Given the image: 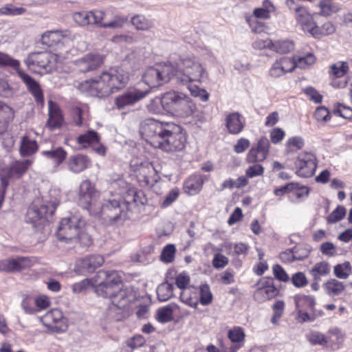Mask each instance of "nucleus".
Masks as SVG:
<instances>
[{
  "mask_svg": "<svg viewBox=\"0 0 352 352\" xmlns=\"http://www.w3.org/2000/svg\"><path fill=\"white\" fill-rule=\"evenodd\" d=\"M140 133L151 146L166 152L181 151L186 146L185 131L171 122L145 119L140 124Z\"/></svg>",
  "mask_w": 352,
  "mask_h": 352,
  "instance_id": "obj_1",
  "label": "nucleus"
},
{
  "mask_svg": "<svg viewBox=\"0 0 352 352\" xmlns=\"http://www.w3.org/2000/svg\"><path fill=\"white\" fill-rule=\"evenodd\" d=\"M129 81V73L122 67H114L103 72L96 79L82 82L79 89L91 96L104 97L123 89Z\"/></svg>",
  "mask_w": 352,
  "mask_h": 352,
  "instance_id": "obj_2",
  "label": "nucleus"
},
{
  "mask_svg": "<svg viewBox=\"0 0 352 352\" xmlns=\"http://www.w3.org/2000/svg\"><path fill=\"white\" fill-rule=\"evenodd\" d=\"M172 65L174 67L173 80L177 83L187 85L194 82H201L208 78L206 67L194 55L181 56L176 61L172 62Z\"/></svg>",
  "mask_w": 352,
  "mask_h": 352,
  "instance_id": "obj_3",
  "label": "nucleus"
},
{
  "mask_svg": "<svg viewBox=\"0 0 352 352\" xmlns=\"http://www.w3.org/2000/svg\"><path fill=\"white\" fill-rule=\"evenodd\" d=\"M129 204L113 199L99 200L89 214L98 217L109 225H122L129 218Z\"/></svg>",
  "mask_w": 352,
  "mask_h": 352,
  "instance_id": "obj_4",
  "label": "nucleus"
},
{
  "mask_svg": "<svg viewBox=\"0 0 352 352\" xmlns=\"http://www.w3.org/2000/svg\"><path fill=\"white\" fill-rule=\"evenodd\" d=\"M172 61H165L148 68L142 75L143 82L150 88L156 87L173 80Z\"/></svg>",
  "mask_w": 352,
  "mask_h": 352,
  "instance_id": "obj_5",
  "label": "nucleus"
},
{
  "mask_svg": "<svg viewBox=\"0 0 352 352\" xmlns=\"http://www.w3.org/2000/svg\"><path fill=\"white\" fill-rule=\"evenodd\" d=\"M58 201L56 199L50 200L48 197L36 198L27 212V220L35 226L44 222L56 210Z\"/></svg>",
  "mask_w": 352,
  "mask_h": 352,
  "instance_id": "obj_6",
  "label": "nucleus"
},
{
  "mask_svg": "<svg viewBox=\"0 0 352 352\" xmlns=\"http://www.w3.org/2000/svg\"><path fill=\"white\" fill-rule=\"evenodd\" d=\"M85 226V220L79 214L63 218L57 230V239L66 243H76V238Z\"/></svg>",
  "mask_w": 352,
  "mask_h": 352,
  "instance_id": "obj_7",
  "label": "nucleus"
},
{
  "mask_svg": "<svg viewBox=\"0 0 352 352\" xmlns=\"http://www.w3.org/2000/svg\"><path fill=\"white\" fill-rule=\"evenodd\" d=\"M131 168L141 186L153 185L160 179L161 166L158 163L144 161L140 164H131Z\"/></svg>",
  "mask_w": 352,
  "mask_h": 352,
  "instance_id": "obj_8",
  "label": "nucleus"
},
{
  "mask_svg": "<svg viewBox=\"0 0 352 352\" xmlns=\"http://www.w3.org/2000/svg\"><path fill=\"white\" fill-rule=\"evenodd\" d=\"M100 274L104 280L95 287V292L98 296L111 300L123 286L121 278L116 271H101Z\"/></svg>",
  "mask_w": 352,
  "mask_h": 352,
  "instance_id": "obj_9",
  "label": "nucleus"
},
{
  "mask_svg": "<svg viewBox=\"0 0 352 352\" xmlns=\"http://www.w3.org/2000/svg\"><path fill=\"white\" fill-rule=\"evenodd\" d=\"M32 160H18L0 169L1 188H6L10 182L21 178L32 165Z\"/></svg>",
  "mask_w": 352,
  "mask_h": 352,
  "instance_id": "obj_10",
  "label": "nucleus"
},
{
  "mask_svg": "<svg viewBox=\"0 0 352 352\" xmlns=\"http://www.w3.org/2000/svg\"><path fill=\"white\" fill-rule=\"evenodd\" d=\"M78 196V204L90 212L100 200V193L90 180L85 179L79 186Z\"/></svg>",
  "mask_w": 352,
  "mask_h": 352,
  "instance_id": "obj_11",
  "label": "nucleus"
},
{
  "mask_svg": "<svg viewBox=\"0 0 352 352\" xmlns=\"http://www.w3.org/2000/svg\"><path fill=\"white\" fill-rule=\"evenodd\" d=\"M135 292L131 287L123 288L122 286L111 300L110 312H116L124 316L129 305L135 301Z\"/></svg>",
  "mask_w": 352,
  "mask_h": 352,
  "instance_id": "obj_12",
  "label": "nucleus"
},
{
  "mask_svg": "<svg viewBox=\"0 0 352 352\" xmlns=\"http://www.w3.org/2000/svg\"><path fill=\"white\" fill-rule=\"evenodd\" d=\"M42 324L54 333H63L67 330L68 324L63 312L58 309H52L40 318Z\"/></svg>",
  "mask_w": 352,
  "mask_h": 352,
  "instance_id": "obj_13",
  "label": "nucleus"
},
{
  "mask_svg": "<svg viewBox=\"0 0 352 352\" xmlns=\"http://www.w3.org/2000/svg\"><path fill=\"white\" fill-rule=\"evenodd\" d=\"M296 174L300 177H311L317 168L316 155L310 152H304L298 155L295 162Z\"/></svg>",
  "mask_w": 352,
  "mask_h": 352,
  "instance_id": "obj_14",
  "label": "nucleus"
},
{
  "mask_svg": "<svg viewBox=\"0 0 352 352\" xmlns=\"http://www.w3.org/2000/svg\"><path fill=\"white\" fill-rule=\"evenodd\" d=\"M148 93V89L142 90L135 87H129L125 92L115 98L114 104L119 110L124 109L144 98Z\"/></svg>",
  "mask_w": 352,
  "mask_h": 352,
  "instance_id": "obj_15",
  "label": "nucleus"
},
{
  "mask_svg": "<svg viewBox=\"0 0 352 352\" xmlns=\"http://www.w3.org/2000/svg\"><path fill=\"white\" fill-rule=\"evenodd\" d=\"M56 58L54 54L47 52H34L29 54L25 60L28 67L34 72L41 73L40 69L50 70L52 63Z\"/></svg>",
  "mask_w": 352,
  "mask_h": 352,
  "instance_id": "obj_16",
  "label": "nucleus"
},
{
  "mask_svg": "<svg viewBox=\"0 0 352 352\" xmlns=\"http://www.w3.org/2000/svg\"><path fill=\"white\" fill-rule=\"evenodd\" d=\"M256 291L254 298L258 302H263L274 298L278 290L273 285V280L270 278H262L255 285Z\"/></svg>",
  "mask_w": 352,
  "mask_h": 352,
  "instance_id": "obj_17",
  "label": "nucleus"
},
{
  "mask_svg": "<svg viewBox=\"0 0 352 352\" xmlns=\"http://www.w3.org/2000/svg\"><path fill=\"white\" fill-rule=\"evenodd\" d=\"M270 142L265 136L258 140L256 146H252L248 151L245 160L248 163L263 162L269 155Z\"/></svg>",
  "mask_w": 352,
  "mask_h": 352,
  "instance_id": "obj_18",
  "label": "nucleus"
},
{
  "mask_svg": "<svg viewBox=\"0 0 352 352\" xmlns=\"http://www.w3.org/2000/svg\"><path fill=\"white\" fill-rule=\"evenodd\" d=\"M80 36L72 34L70 31L65 30H50L47 31L42 35L41 41L43 44L53 46L59 43H65L78 38Z\"/></svg>",
  "mask_w": 352,
  "mask_h": 352,
  "instance_id": "obj_19",
  "label": "nucleus"
},
{
  "mask_svg": "<svg viewBox=\"0 0 352 352\" xmlns=\"http://www.w3.org/2000/svg\"><path fill=\"white\" fill-rule=\"evenodd\" d=\"M104 262L102 256L93 254L87 256L76 262L75 271L80 274L94 272L96 269L100 267Z\"/></svg>",
  "mask_w": 352,
  "mask_h": 352,
  "instance_id": "obj_20",
  "label": "nucleus"
},
{
  "mask_svg": "<svg viewBox=\"0 0 352 352\" xmlns=\"http://www.w3.org/2000/svg\"><path fill=\"white\" fill-rule=\"evenodd\" d=\"M104 56L98 53H89L75 60L79 72H87L98 69L103 63Z\"/></svg>",
  "mask_w": 352,
  "mask_h": 352,
  "instance_id": "obj_21",
  "label": "nucleus"
},
{
  "mask_svg": "<svg viewBox=\"0 0 352 352\" xmlns=\"http://www.w3.org/2000/svg\"><path fill=\"white\" fill-rule=\"evenodd\" d=\"M296 68L294 59L283 56L276 59L269 69L268 74L272 78H279Z\"/></svg>",
  "mask_w": 352,
  "mask_h": 352,
  "instance_id": "obj_22",
  "label": "nucleus"
},
{
  "mask_svg": "<svg viewBox=\"0 0 352 352\" xmlns=\"http://www.w3.org/2000/svg\"><path fill=\"white\" fill-rule=\"evenodd\" d=\"M41 155L52 164L53 172L58 170L67 157V152L60 146H53L50 149L42 151Z\"/></svg>",
  "mask_w": 352,
  "mask_h": 352,
  "instance_id": "obj_23",
  "label": "nucleus"
},
{
  "mask_svg": "<svg viewBox=\"0 0 352 352\" xmlns=\"http://www.w3.org/2000/svg\"><path fill=\"white\" fill-rule=\"evenodd\" d=\"M91 160L83 154L71 155L67 161V168L73 173L78 174L91 166Z\"/></svg>",
  "mask_w": 352,
  "mask_h": 352,
  "instance_id": "obj_24",
  "label": "nucleus"
},
{
  "mask_svg": "<svg viewBox=\"0 0 352 352\" xmlns=\"http://www.w3.org/2000/svg\"><path fill=\"white\" fill-rule=\"evenodd\" d=\"M245 333L240 327H234L228 332V337L232 342L229 346H222L224 352H236L243 345L245 340Z\"/></svg>",
  "mask_w": 352,
  "mask_h": 352,
  "instance_id": "obj_25",
  "label": "nucleus"
},
{
  "mask_svg": "<svg viewBox=\"0 0 352 352\" xmlns=\"http://www.w3.org/2000/svg\"><path fill=\"white\" fill-rule=\"evenodd\" d=\"M18 75L28 87L29 91L34 96L35 101L38 104H43V94L39 83L21 70L18 72Z\"/></svg>",
  "mask_w": 352,
  "mask_h": 352,
  "instance_id": "obj_26",
  "label": "nucleus"
},
{
  "mask_svg": "<svg viewBox=\"0 0 352 352\" xmlns=\"http://www.w3.org/2000/svg\"><path fill=\"white\" fill-rule=\"evenodd\" d=\"M296 19L298 24L301 27L304 32L311 34L316 23L314 21L312 15L304 7H298L295 9Z\"/></svg>",
  "mask_w": 352,
  "mask_h": 352,
  "instance_id": "obj_27",
  "label": "nucleus"
},
{
  "mask_svg": "<svg viewBox=\"0 0 352 352\" xmlns=\"http://www.w3.org/2000/svg\"><path fill=\"white\" fill-rule=\"evenodd\" d=\"M325 347L330 351H336L340 348L344 340V334L337 327H332L328 330L325 336Z\"/></svg>",
  "mask_w": 352,
  "mask_h": 352,
  "instance_id": "obj_28",
  "label": "nucleus"
},
{
  "mask_svg": "<svg viewBox=\"0 0 352 352\" xmlns=\"http://www.w3.org/2000/svg\"><path fill=\"white\" fill-rule=\"evenodd\" d=\"M225 121L228 132L232 135L240 133L243 131L245 122L244 118L237 112L227 115Z\"/></svg>",
  "mask_w": 352,
  "mask_h": 352,
  "instance_id": "obj_29",
  "label": "nucleus"
},
{
  "mask_svg": "<svg viewBox=\"0 0 352 352\" xmlns=\"http://www.w3.org/2000/svg\"><path fill=\"white\" fill-rule=\"evenodd\" d=\"M184 94L183 92L177 91H169L164 93L162 95L164 110L173 114Z\"/></svg>",
  "mask_w": 352,
  "mask_h": 352,
  "instance_id": "obj_30",
  "label": "nucleus"
},
{
  "mask_svg": "<svg viewBox=\"0 0 352 352\" xmlns=\"http://www.w3.org/2000/svg\"><path fill=\"white\" fill-rule=\"evenodd\" d=\"M49 118L47 126L54 129L60 127L63 122V118L58 106L52 100L48 102Z\"/></svg>",
  "mask_w": 352,
  "mask_h": 352,
  "instance_id": "obj_31",
  "label": "nucleus"
},
{
  "mask_svg": "<svg viewBox=\"0 0 352 352\" xmlns=\"http://www.w3.org/2000/svg\"><path fill=\"white\" fill-rule=\"evenodd\" d=\"M195 109V104L192 99L184 94L173 114L179 117H188L194 113Z\"/></svg>",
  "mask_w": 352,
  "mask_h": 352,
  "instance_id": "obj_32",
  "label": "nucleus"
},
{
  "mask_svg": "<svg viewBox=\"0 0 352 352\" xmlns=\"http://www.w3.org/2000/svg\"><path fill=\"white\" fill-rule=\"evenodd\" d=\"M180 300L184 304L196 307L199 304V289L194 286H190L182 289L179 296Z\"/></svg>",
  "mask_w": 352,
  "mask_h": 352,
  "instance_id": "obj_33",
  "label": "nucleus"
},
{
  "mask_svg": "<svg viewBox=\"0 0 352 352\" xmlns=\"http://www.w3.org/2000/svg\"><path fill=\"white\" fill-rule=\"evenodd\" d=\"M100 141V137L99 134L92 129L88 130L85 133L79 135L76 138L77 143L82 148L94 146L98 144Z\"/></svg>",
  "mask_w": 352,
  "mask_h": 352,
  "instance_id": "obj_34",
  "label": "nucleus"
},
{
  "mask_svg": "<svg viewBox=\"0 0 352 352\" xmlns=\"http://www.w3.org/2000/svg\"><path fill=\"white\" fill-rule=\"evenodd\" d=\"M204 181L199 175H193L184 184V190L189 195H197L202 188Z\"/></svg>",
  "mask_w": 352,
  "mask_h": 352,
  "instance_id": "obj_35",
  "label": "nucleus"
},
{
  "mask_svg": "<svg viewBox=\"0 0 352 352\" xmlns=\"http://www.w3.org/2000/svg\"><path fill=\"white\" fill-rule=\"evenodd\" d=\"M14 118V111L8 106L0 101V134L6 131L8 123Z\"/></svg>",
  "mask_w": 352,
  "mask_h": 352,
  "instance_id": "obj_36",
  "label": "nucleus"
},
{
  "mask_svg": "<svg viewBox=\"0 0 352 352\" xmlns=\"http://www.w3.org/2000/svg\"><path fill=\"white\" fill-rule=\"evenodd\" d=\"M38 150V144L36 141L29 137L25 135L21 138L20 144V154L23 157H29L34 154Z\"/></svg>",
  "mask_w": 352,
  "mask_h": 352,
  "instance_id": "obj_37",
  "label": "nucleus"
},
{
  "mask_svg": "<svg viewBox=\"0 0 352 352\" xmlns=\"http://www.w3.org/2000/svg\"><path fill=\"white\" fill-rule=\"evenodd\" d=\"M323 288L326 294L334 297L340 295L345 289V285L335 278H331L323 285Z\"/></svg>",
  "mask_w": 352,
  "mask_h": 352,
  "instance_id": "obj_38",
  "label": "nucleus"
},
{
  "mask_svg": "<svg viewBox=\"0 0 352 352\" xmlns=\"http://www.w3.org/2000/svg\"><path fill=\"white\" fill-rule=\"evenodd\" d=\"M299 249L294 248L293 249H289L282 252L280 255V259L284 263H292L294 261H300L308 256L309 252L305 250L302 254H298Z\"/></svg>",
  "mask_w": 352,
  "mask_h": 352,
  "instance_id": "obj_39",
  "label": "nucleus"
},
{
  "mask_svg": "<svg viewBox=\"0 0 352 352\" xmlns=\"http://www.w3.org/2000/svg\"><path fill=\"white\" fill-rule=\"evenodd\" d=\"M330 265L327 262L321 261L316 263L309 270V273L314 280L319 281L322 276H327L330 273Z\"/></svg>",
  "mask_w": 352,
  "mask_h": 352,
  "instance_id": "obj_40",
  "label": "nucleus"
},
{
  "mask_svg": "<svg viewBox=\"0 0 352 352\" xmlns=\"http://www.w3.org/2000/svg\"><path fill=\"white\" fill-rule=\"evenodd\" d=\"M336 30V26L330 21L324 23L320 27L315 25L312 30L311 36L314 38H320L331 35Z\"/></svg>",
  "mask_w": 352,
  "mask_h": 352,
  "instance_id": "obj_41",
  "label": "nucleus"
},
{
  "mask_svg": "<svg viewBox=\"0 0 352 352\" xmlns=\"http://www.w3.org/2000/svg\"><path fill=\"white\" fill-rule=\"evenodd\" d=\"M295 304L296 309H304L305 310H312L315 306V300L312 296L305 295H296L295 296Z\"/></svg>",
  "mask_w": 352,
  "mask_h": 352,
  "instance_id": "obj_42",
  "label": "nucleus"
},
{
  "mask_svg": "<svg viewBox=\"0 0 352 352\" xmlns=\"http://www.w3.org/2000/svg\"><path fill=\"white\" fill-rule=\"evenodd\" d=\"M176 307V305L170 304L159 309L157 314V320L162 323L171 321L173 318V311Z\"/></svg>",
  "mask_w": 352,
  "mask_h": 352,
  "instance_id": "obj_43",
  "label": "nucleus"
},
{
  "mask_svg": "<svg viewBox=\"0 0 352 352\" xmlns=\"http://www.w3.org/2000/svg\"><path fill=\"white\" fill-rule=\"evenodd\" d=\"M157 294L160 301L168 300L173 295V285L168 282L161 283L157 288Z\"/></svg>",
  "mask_w": 352,
  "mask_h": 352,
  "instance_id": "obj_44",
  "label": "nucleus"
},
{
  "mask_svg": "<svg viewBox=\"0 0 352 352\" xmlns=\"http://www.w3.org/2000/svg\"><path fill=\"white\" fill-rule=\"evenodd\" d=\"M292 58L294 59L296 67L301 69H305L314 65L316 60L313 53H307L303 56H295Z\"/></svg>",
  "mask_w": 352,
  "mask_h": 352,
  "instance_id": "obj_45",
  "label": "nucleus"
},
{
  "mask_svg": "<svg viewBox=\"0 0 352 352\" xmlns=\"http://www.w3.org/2000/svg\"><path fill=\"white\" fill-rule=\"evenodd\" d=\"M320 14L322 16H329L338 12L341 8L339 4L332 2L331 0H322L319 4Z\"/></svg>",
  "mask_w": 352,
  "mask_h": 352,
  "instance_id": "obj_46",
  "label": "nucleus"
},
{
  "mask_svg": "<svg viewBox=\"0 0 352 352\" xmlns=\"http://www.w3.org/2000/svg\"><path fill=\"white\" fill-rule=\"evenodd\" d=\"M131 23L139 30H148L153 26V22L142 14L133 16Z\"/></svg>",
  "mask_w": 352,
  "mask_h": 352,
  "instance_id": "obj_47",
  "label": "nucleus"
},
{
  "mask_svg": "<svg viewBox=\"0 0 352 352\" xmlns=\"http://www.w3.org/2000/svg\"><path fill=\"white\" fill-rule=\"evenodd\" d=\"M294 43L289 40H280L274 42L272 50L280 54L288 53L294 50Z\"/></svg>",
  "mask_w": 352,
  "mask_h": 352,
  "instance_id": "obj_48",
  "label": "nucleus"
},
{
  "mask_svg": "<svg viewBox=\"0 0 352 352\" xmlns=\"http://www.w3.org/2000/svg\"><path fill=\"white\" fill-rule=\"evenodd\" d=\"M352 267L349 261L336 265L333 268L334 275L340 279H346L351 274Z\"/></svg>",
  "mask_w": 352,
  "mask_h": 352,
  "instance_id": "obj_49",
  "label": "nucleus"
},
{
  "mask_svg": "<svg viewBox=\"0 0 352 352\" xmlns=\"http://www.w3.org/2000/svg\"><path fill=\"white\" fill-rule=\"evenodd\" d=\"M0 67H10L15 69L17 73L21 71L20 62L2 52H0Z\"/></svg>",
  "mask_w": 352,
  "mask_h": 352,
  "instance_id": "obj_50",
  "label": "nucleus"
},
{
  "mask_svg": "<svg viewBox=\"0 0 352 352\" xmlns=\"http://www.w3.org/2000/svg\"><path fill=\"white\" fill-rule=\"evenodd\" d=\"M325 336L326 334L317 331H312L306 334V338L311 345H320L322 347H325Z\"/></svg>",
  "mask_w": 352,
  "mask_h": 352,
  "instance_id": "obj_51",
  "label": "nucleus"
},
{
  "mask_svg": "<svg viewBox=\"0 0 352 352\" xmlns=\"http://www.w3.org/2000/svg\"><path fill=\"white\" fill-rule=\"evenodd\" d=\"M274 10V6L268 1L263 3V8H256L254 10V15L257 19H267L270 17V13Z\"/></svg>",
  "mask_w": 352,
  "mask_h": 352,
  "instance_id": "obj_52",
  "label": "nucleus"
},
{
  "mask_svg": "<svg viewBox=\"0 0 352 352\" xmlns=\"http://www.w3.org/2000/svg\"><path fill=\"white\" fill-rule=\"evenodd\" d=\"M349 66L346 63L339 61L330 67L329 74L336 78L343 76L348 71Z\"/></svg>",
  "mask_w": 352,
  "mask_h": 352,
  "instance_id": "obj_53",
  "label": "nucleus"
},
{
  "mask_svg": "<svg viewBox=\"0 0 352 352\" xmlns=\"http://www.w3.org/2000/svg\"><path fill=\"white\" fill-rule=\"evenodd\" d=\"M212 294L209 286L206 284L201 285L199 291V301L203 305H207L212 302Z\"/></svg>",
  "mask_w": 352,
  "mask_h": 352,
  "instance_id": "obj_54",
  "label": "nucleus"
},
{
  "mask_svg": "<svg viewBox=\"0 0 352 352\" xmlns=\"http://www.w3.org/2000/svg\"><path fill=\"white\" fill-rule=\"evenodd\" d=\"M176 248L173 244H168L164 247L160 255L161 260L166 263H171L175 258Z\"/></svg>",
  "mask_w": 352,
  "mask_h": 352,
  "instance_id": "obj_55",
  "label": "nucleus"
},
{
  "mask_svg": "<svg viewBox=\"0 0 352 352\" xmlns=\"http://www.w3.org/2000/svg\"><path fill=\"white\" fill-rule=\"evenodd\" d=\"M346 210L342 206H338L333 210L327 217V222L329 223H335L342 220L346 215Z\"/></svg>",
  "mask_w": 352,
  "mask_h": 352,
  "instance_id": "obj_56",
  "label": "nucleus"
},
{
  "mask_svg": "<svg viewBox=\"0 0 352 352\" xmlns=\"http://www.w3.org/2000/svg\"><path fill=\"white\" fill-rule=\"evenodd\" d=\"M34 299L30 296H25L21 301V307L27 314H34L38 309L34 306Z\"/></svg>",
  "mask_w": 352,
  "mask_h": 352,
  "instance_id": "obj_57",
  "label": "nucleus"
},
{
  "mask_svg": "<svg viewBox=\"0 0 352 352\" xmlns=\"http://www.w3.org/2000/svg\"><path fill=\"white\" fill-rule=\"evenodd\" d=\"M148 110L153 113H162L164 110L163 104V96L161 98L156 97L151 100L147 105Z\"/></svg>",
  "mask_w": 352,
  "mask_h": 352,
  "instance_id": "obj_58",
  "label": "nucleus"
},
{
  "mask_svg": "<svg viewBox=\"0 0 352 352\" xmlns=\"http://www.w3.org/2000/svg\"><path fill=\"white\" fill-rule=\"evenodd\" d=\"M73 19L75 23L80 26L91 25L89 12L87 11L74 12L73 14Z\"/></svg>",
  "mask_w": 352,
  "mask_h": 352,
  "instance_id": "obj_59",
  "label": "nucleus"
},
{
  "mask_svg": "<svg viewBox=\"0 0 352 352\" xmlns=\"http://www.w3.org/2000/svg\"><path fill=\"white\" fill-rule=\"evenodd\" d=\"M253 164H254L250 166L245 170V176L248 178L261 176L264 173L265 168L261 164L257 162Z\"/></svg>",
  "mask_w": 352,
  "mask_h": 352,
  "instance_id": "obj_60",
  "label": "nucleus"
},
{
  "mask_svg": "<svg viewBox=\"0 0 352 352\" xmlns=\"http://www.w3.org/2000/svg\"><path fill=\"white\" fill-rule=\"evenodd\" d=\"M13 261L14 271H19L32 265V261L29 257H17L16 258H13Z\"/></svg>",
  "mask_w": 352,
  "mask_h": 352,
  "instance_id": "obj_61",
  "label": "nucleus"
},
{
  "mask_svg": "<svg viewBox=\"0 0 352 352\" xmlns=\"http://www.w3.org/2000/svg\"><path fill=\"white\" fill-rule=\"evenodd\" d=\"M305 145L304 139L300 136H293L287 140L285 146L287 149H292V148L296 150L302 148Z\"/></svg>",
  "mask_w": 352,
  "mask_h": 352,
  "instance_id": "obj_62",
  "label": "nucleus"
},
{
  "mask_svg": "<svg viewBox=\"0 0 352 352\" xmlns=\"http://www.w3.org/2000/svg\"><path fill=\"white\" fill-rule=\"evenodd\" d=\"M127 21V19L120 16H115L113 19L109 23L100 25V28L117 29L122 28Z\"/></svg>",
  "mask_w": 352,
  "mask_h": 352,
  "instance_id": "obj_63",
  "label": "nucleus"
},
{
  "mask_svg": "<svg viewBox=\"0 0 352 352\" xmlns=\"http://www.w3.org/2000/svg\"><path fill=\"white\" fill-rule=\"evenodd\" d=\"M333 113L346 119L352 118V109L343 104H338L333 110Z\"/></svg>",
  "mask_w": 352,
  "mask_h": 352,
  "instance_id": "obj_64",
  "label": "nucleus"
}]
</instances>
